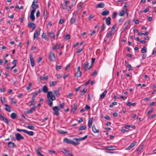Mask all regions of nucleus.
Masks as SVG:
<instances>
[{"label": "nucleus", "instance_id": "nucleus-44", "mask_svg": "<svg viewBox=\"0 0 156 156\" xmlns=\"http://www.w3.org/2000/svg\"><path fill=\"white\" fill-rule=\"evenodd\" d=\"M47 13V12L46 9H44L43 12V16L44 19H45V18L46 17Z\"/></svg>", "mask_w": 156, "mask_h": 156}, {"label": "nucleus", "instance_id": "nucleus-14", "mask_svg": "<svg viewBox=\"0 0 156 156\" xmlns=\"http://www.w3.org/2000/svg\"><path fill=\"white\" fill-rule=\"evenodd\" d=\"M92 130L93 132L94 133H98L99 132V130L96 129V126L95 125H93L92 127Z\"/></svg>", "mask_w": 156, "mask_h": 156}, {"label": "nucleus", "instance_id": "nucleus-12", "mask_svg": "<svg viewBox=\"0 0 156 156\" xmlns=\"http://www.w3.org/2000/svg\"><path fill=\"white\" fill-rule=\"evenodd\" d=\"M130 23V20H128L127 21L125 22L123 26V27L124 28V30H126L127 29V27L129 25Z\"/></svg>", "mask_w": 156, "mask_h": 156}, {"label": "nucleus", "instance_id": "nucleus-53", "mask_svg": "<svg viewBox=\"0 0 156 156\" xmlns=\"http://www.w3.org/2000/svg\"><path fill=\"white\" fill-rule=\"evenodd\" d=\"M64 105H65V104H64V103H62V104H61L59 105L61 109H62L64 108Z\"/></svg>", "mask_w": 156, "mask_h": 156}, {"label": "nucleus", "instance_id": "nucleus-38", "mask_svg": "<svg viewBox=\"0 0 156 156\" xmlns=\"http://www.w3.org/2000/svg\"><path fill=\"white\" fill-rule=\"evenodd\" d=\"M125 13V12L124 10H122L119 13V15L120 16H123Z\"/></svg>", "mask_w": 156, "mask_h": 156}, {"label": "nucleus", "instance_id": "nucleus-13", "mask_svg": "<svg viewBox=\"0 0 156 156\" xmlns=\"http://www.w3.org/2000/svg\"><path fill=\"white\" fill-rule=\"evenodd\" d=\"M105 149L106 150H115V147L112 146H108L105 147Z\"/></svg>", "mask_w": 156, "mask_h": 156}, {"label": "nucleus", "instance_id": "nucleus-11", "mask_svg": "<svg viewBox=\"0 0 156 156\" xmlns=\"http://www.w3.org/2000/svg\"><path fill=\"white\" fill-rule=\"evenodd\" d=\"M137 144V142L136 141L134 142L133 143H132L131 144L129 145V146L127 147V148H126V150H129L131 149V148L134 147Z\"/></svg>", "mask_w": 156, "mask_h": 156}, {"label": "nucleus", "instance_id": "nucleus-39", "mask_svg": "<svg viewBox=\"0 0 156 156\" xmlns=\"http://www.w3.org/2000/svg\"><path fill=\"white\" fill-rule=\"evenodd\" d=\"M50 83V86L51 87L55 86L56 84V82L55 81H53Z\"/></svg>", "mask_w": 156, "mask_h": 156}, {"label": "nucleus", "instance_id": "nucleus-61", "mask_svg": "<svg viewBox=\"0 0 156 156\" xmlns=\"http://www.w3.org/2000/svg\"><path fill=\"white\" fill-rule=\"evenodd\" d=\"M47 78H48V77L47 76H45L44 77L41 76L40 78V79L41 80H46L47 79Z\"/></svg>", "mask_w": 156, "mask_h": 156}, {"label": "nucleus", "instance_id": "nucleus-46", "mask_svg": "<svg viewBox=\"0 0 156 156\" xmlns=\"http://www.w3.org/2000/svg\"><path fill=\"white\" fill-rule=\"evenodd\" d=\"M32 83L31 82L30 83L28 86L27 87V90H28L30 89V87L32 86Z\"/></svg>", "mask_w": 156, "mask_h": 156}, {"label": "nucleus", "instance_id": "nucleus-37", "mask_svg": "<svg viewBox=\"0 0 156 156\" xmlns=\"http://www.w3.org/2000/svg\"><path fill=\"white\" fill-rule=\"evenodd\" d=\"M80 143L79 142H75L74 141L71 140L70 144H72L74 145H78Z\"/></svg>", "mask_w": 156, "mask_h": 156}, {"label": "nucleus", "instance_id": "nucleus-7", "mask_svg": "<svg viewBox=\"0 0 156 156\" xmlns=\"http://www.w3.org/2000/svg\"><path fill=\"white\" fill-rule=\"evenodd\" d=\"M15 135L16 139L18 141H20L21 139H24V137L19 133H16Z\"/></svg>", "mask_w": 156, "mask_h": 156}, {"label": "nucleus", "instance_id": "nucleus-59", "mask_svg": "<svg viewBox=\"0 0 156 156\" xmlns=\"http://www.w3.org/2000/svg\"><path fill=\"white\" fill-rule=\"evenodd\" d=\"M70 38V35L68 34H67L66 35V40H69V39Z\"/></svg>", "mask_w": 156, "mask_h": 156}, {"label": "nucleus", "instance_id": "nucleus-2", "mask_svg": "<svg viewBox=\"0 0 156 156\" xmlns=\"http://www.w3.org/2000/svg\"><path fill=\"white\" fill-rule=\"evenodd\" d=\"M92 67V65H90V63L88 62H85L83 65V67L85 70L86 71L90 69Z\"/></svg>", "mask_w": 156, "mask_h": 156}, {"label": "nucleus", "instance_id": "nucleus-3", "mask_svg": "<svg viewBox=\"0 0 156 156\" xmlns=\"http://www.w3.org/2000/svg\"><path fill=\"white\" fill-rule=\"evenodd\" d=\"M16 130L18 132H23L25 133L30 135L31 136H32L34 135V133L33 132L31 131H28L26 130L25 129H17Z\"/></svg>", "mask_w": 156, "mask_h": 156}, {"label": "nucleus", "instance_id": "nucleus-17", "mask_svg": "<svg viewBox=\"0 0 156 156\" xmlns=\"http://www.w3.org/2000/svg\"><path fill=\"white\" fill-rule=\"evenodd\" d=\"M111 18L109 17H108L105 20L106 23L108 25H109L111 24Z\"/></svg>", "mask_w": 156, "mask_h": 156}, {"label": "nucleus", "instance_id": "nucleus-41", "mask_svg": "<svg viewBox=\"0 0 156 156\" xmlns=\"http://www.w3.org/2000/svg\"><path fill=\"white\" fill-rule=\"evenodd\" d=\"M30 18L32 21H33L35 20V17L34 15L30 14Z\"/></svg>", "mask_w": 156, "mask_h": 156}, {"label": "nucleus", "instance_id": "nucleus-21", "mask_svg": "<svg viewBox=\"0 0 156 156\" xmlns=\"http://www.w3.org/2000/svg\"><path fill=\"white\" fill-rule=\"evenodd\" d=\"M35 100V98H34V97H32L31 100V102L29 105L30 106H31L35 104L36 102L34 101Z\"/></svg>", "mask_w": 156, "mask_h": 156}, {"label": "nucleus", "instance_id": "nucleus-25", "mask_svg": "<svg viewBox=\"0 0 156 156\" xmlns=\"http://www.w3.org/2000/svg\"><path fill=\"white\" fill-rule=\"evenodd\" d=\"M42 37L43 38H44L47 41H48L49 40V39L47 37V35H46V34L43 33L42 35Z\"/></svg>", "mask_w": 156, "mask_h": 156}, {"label": "nucleus", "instance_id": "nucleus-54", "mask_svg": "<svg viewBox=\"0 0 156 156\" xmlns=\"http://www.w3.org/2000/svg\"><path fill=\"white\" fill-rule=\"evenodd\" d=\"M54 92L56 96L58 97L59 96V94L58 90H55Z\"/></svg>", "mask_w": 156, "mask_h": 156}, {"label": "nucleus", "instance_id": "nucleus-33", "mask_svg": "<svg viewBox=\"0 0 156 156\" xmlns=\"http://www.w3.org/2000/svg\"><path fill=\"white\" fill-rule=\"evenodd\" d=\"M77 108V104H75L73 106V108H72L71 111L72 112H74L76 110Z\"/></svg>", "mask_w": 156, "mask_h": 156}, {"label": "nucleus", "instance_id": "nucleus-48", "mask_svg": "<svg viewBox=\"0 0 156 156\" xmlns=\"http://www.w3.org/2000/svg\"><path fill=\"white\" fill-rule=\"evenodd\" d=\"M2 119L4 121H5L6 123L7 124H9V121L6 118H5L4 117H3V118Z\"/></svg>", "mask_w": 156, "mask_h": 156}, {"label": "nucleus", "instance_id": "nucleus-22", "mask_svg": "<svg viewBox=\"0 0 156 156\" xmlns=\"http://www.w3.org/2000/svg\"><path fill=\"white\" fill-rule=\"evenodd\" d=\"M8 145L9 147L11 148L14 147L15 144L14 143L12 142H9L8 143Z\"/></svg>", "mask_w": 156, "mask_h": 156}, {"label": "nucleus", "instance_id": "nucleus-27", "mask_svg": "<svg viewBox=\"0 0 156 156\" xmlns=\"http://www.w3.org/2000/svg\"><path fill=\"white\" fill-rule=\"evenodd\" d=\"M71 141L66 138H65L63 140V141L68 144H70Z\"/></svg>", "mask_w": 156, "mask_h": 156}, {"label": "nucleus", "instance_id": "nucleus-47", "mask_svg": "<svg viewBox=\"0 0 156 156\" xmlns=\"http://www.w3.org/2000/svg\"><path fill=\"white\" fill-rule=\"evenodd\" d=\"M154 111L153 108H151L150 110L148 112L147 114V115H148L150 114L152 112Z\"/></svg>", "mask_w": 156, "mask_h": 156}, {"label": "nucleus", "instance_id": "nucleus-58", "mask_svg": "<svg viewBox=\"0 0 156 156\" xmlns=\"http://www.w3.org/2000/svg\"><path fill=\"white\" fill-rule=\"evenodd\" d=\"M62 68V66H57L56 67V70L61 69Z\"/></svg>", "mask_w": 156, "mask_h": 156}, {"label": "nucleus", "instance_id": "nucleus-20", "mask_svg": "<svg viewBox=\"0 0 156 156\" xmlns=\"http://www.w3.org/2000/svg\"><path fill=\"white\" fill-rule=\"evenodd\" d=\"M109 13V12L108 10H106L101 13V15L103 16H106L108 15Z\"/></svg>", "mask_w": 156, "mask_h": 156}, {"label": "nucleus", "instance_id": "nucleus-9", "mask_svg": "<svg viewBox=\"0 0 156 156\" xmlns=\"http://www.w3.org/2000/svg\"><path fill=\"white\" fill-rule=\"evenodd\" d=\"M41 28H39L38 31H37L36 33L35 32L34 35L33 39L34 40L38 36H39L40 34V32L41 31Z\"/></svg>", "mask_w": 156, "mask_h": 156}, {"label": "nucleus", "instance_id": "nucleus-35", "mask_svg": "<svg viewBox=\"0 0 156 156\" xmlns=\"http://www.w3.org/2000/svg\"><path fill=\"white\" fill-rule=\"evenodd\" d=\"M32 7L33 9H36L38 8V6L37 4H36L33 3L32 5Z\"/></svg>", "mask_w": 156, "mask_h": 156}, {"label": "nucleus", "instance_id": "nucleus-56", "mask_svg": "<svg viewBox=\"0 0 156 156\" xmlns=\"http://www.w3.org/2000/svg\"><path fill=\"white\" fill-rule=\"evenodd\" d=\"M1 102L2 103H4L5 102V98L4 97H1Z\"/></svg>", "mask_w": 156, "mask_h": 156}, {"label": "nucleus", "instance_id": "nucleus-26", "mask_svg": "<svg viewBox=\"0 0 156 156\" xmlns=\"http://www.w3.org/2000/svg\"><path fill=\"white\" fill-rule=\"evenodd\" d=\"M81 75V72L80 71H77L75 74V76L76 77H80Z\"/></svg>", "mask_w": 156, "mask_h": 156}, {"label": "nucleus", "instance_id": "nucleus-10", "mask_svg": "<svg viewBox=\"0 0 156 156\" xmlns=\"http://www.w3.org/2000/svg\"><path fill=\"white\" fill-rule=\"evenodd\" d=\"M144 146L143 145H140L136 149V154H138L142 150Z\"/></svg>", "mask_w": 156, "mask_h": 156}, {"label": "nucleus", "instance_id": "nucleus-23", "mask_svg": "<svg viewBox=\"0 0 156 156\" xmlns=\"http://www.w3.org/2000/svg\"><path fill=\"white\" fill-rule=\"evenodd\" d=\"M43 91L44 93H47L48 90V88L46 86L44 85L43 86Z\"/></svg>", "mask_w": 156, "mask_h": 156}, {"label": "nucleus", "instance_id": "nucleus-40", "mask_svg": "<svg viewBox=\"0 0 156 156\" xmlns=\"http://www.w3.org/2000/svg\"><path fill=\"white\" fill-rule=\"evenodd\" d=\"M83 4L82 3H80L77 5V8L78 10L80 9L82 7Z\"/></svg>", "mask_w": 156, "mask_h": 156}, {"label": "nucleus", "instance_id": "nucleus-49", "mask_svg": "<svg viewBox=\"0 0 156 156\" xmlns=\"http://www.w3.org/2000/svg\"><path fill=\"white\" fill-rule=\"evenodd\" d=\"M61 151L64 154L67 153L69 152V151L65 149H62Z\"/></svg>", "mask_w": 156, "mask_h": 156}, {"label": "nucleus", "instance_id": "nucleus-42", "mask_svg": "<svg viewBox=\"0 0 156 156\" xmlns=\"http://www.w3.org/2000/svg\"><path fill=\"white\" fill-rule=\"evenodd\" d=\"M87 89L86 88H84L83 89V90L82 91L81 93L80 94L81 95H83L85 93L87 92Z\"/></svg>", "mask_w": 156, "mask_h": 156}, {"label": "nucleus", "instance_id": "nucleus-51", "mask_svg": "<svg viewBox=\"0 0 156 156\" xmlns=\"http://www.w3.org/2000/svg\"><path fill=\"white\" fill-rule=\"evenodd\" d=\"M117 15V13L116 12H114L112 16V18L113 19L115 18L116 16Z\"/></svg>", "mask_w": 156, "mask_h": 156}, {"label": "nucleus", "instance_id": "nucleus-1", "mask_svg": "<svg viewBox=\"0 0 156 156\" xmlns=\"http://www.w3.org/2000/svg\"><path fill=\"white\" fill-rule=\"evenodd\" d=\"M47 97L48 100H50L54 101L55 100V97L53 95L52 92L51 91L48 92Z\"/></svg>", "mask_w": 156, "mask_h": 156}, {"label": "nucleus", "instance_id": "nucleus-63", "mask_svg": "<svg viewBox=\"0 0 156 156\" xmlns=\"http://www.w3.org/2000/svg\"><path fill=\"white\" fill-rule=\"evenodd\" d=\"M36 9H33V10L31 11L30 14H33L34 15V13L35 12Z\"/></svg>", "mask_w": 156, "mask_h": 156}, {"label": "nucleus", "instance_id": "nucleus-30", "mask_svg": "<svg viewBox=\"0 0 156 156\" xmlns=\"http://www.w3.org/2000/svg\"><path fill=\"white\" fill-rule=\"evenodd\" d=\"M112 31H110L109 33L107 34L106 37L107 38H108L110 37L112 34Z\"/></svg>", "mask_w": 156, "mask_h": 156}, {"label": "nucleus", "instance_id": "nucleus-62", "mask_svg": "<svg viewBox=\"0 0 156 156\" xmlns=\"http://www.w3.org/2000/svg\"><path fill=\"white\" fill-rule=\"evenodd\" d=\"M36 108V106H34L31 108L30 109L33 112L35 111Z\"/></svg>", "mask_w": 156, "mask_h": 156}, {"label": "nucleus", "instance_id": "nucleus-36", "mask_svg": "<svg viewBox=\"0 0 156 156\" xmlns=\"http://www.w3.org/2000/svg\"><path fill=\"white\" fill-rule=\"evenodd\" d=\"M147 51V48L145 47H144L141 50V52L142 53H144Z\"/></svg>", "mask_w": 156, "mask_h": 156}, {"label": "nucleus", "instance_id": "nucleus-50", "mask_svg": "<svg viewBox=\"0 0 156 156\" xmlns=\"http://www.w3.org/2000/svg\"><path fill=\"white\" fill-rule=\"evenodd\" d=\"M127 66L129 68L128 70L129 71H130L132 70V67L130 64H128Z\"/></svg>", "mask_w": 156, "mask_h": 156}, {"label": "nucleus", "instance_id": "nucleus-6", "mask_svg": "<svg viewBox=\"0 0 156 156\" xmlns=\"http://www.w3.org/2000/svg\"><path fill=\"white\" fill-rule=\"evenodd\" d=\"M28 27L30 28H32V30L31 31L32 32L35 30L36 27L34 23H33L30 22L28 23Z\"/></svg>", "mask_w": 156, "mask_h": 156}, {"label": "nucleus", "instance_id": "nucleus-64", "mask_svg": "<svg viewBox=\"0 0 156 156\" xmlns=\"http://www.w3.org/2000/svg\"><path fill=\"white\" fill-rule=\"evenodd\" d=\"M124 18H121L119 20V22L120 23L121 22L122 23L124 21Z\"/></svg>", "mask_w": 156, "mask_h": 156}, {"label": "nucleus", "instance_id": "nucleus-34", "mask_svg": "<svg viewBox=\"0 0 156 156\" xmlns=\"http://www.w3.org/2000/svg\"><path fill=\"white\" fill-rule=\"evenodd\" d=\"M87 129V127L85 126H80L79 130H85Z\"/></svg>", "mask_w": 156, "mask_h": 156}, {"label": "nucleus", "instance_id": "nucleus-55", "mask_svg": "<svg viewBox=\"0 0 156 156\" xmlns=\"http://www.w3.org/2000/svg\"><path fill=\"white\" fill-rule=\"evenodd\" d=\"M64 22V20L63 19H61L59 21V24H62Z\"/></svg>", "mask_w": 156, "mask_h": 156}, {"label": "nucleus", "instance_id": "nucleus-5", "mask_svg": "<svg viewBox=\"0 0 156 156\" xmlns=\"http://www.w3.org/2000/svg\"><path fill=\"white\" fill-rule=\"evenodd\" d=\"M52 110L54 112L53 113V114L56 115L58 116L59 115V109L58 107L57 106H55L53 107L52 108Z\"/></svg>", "mask_w": 156, "mask_h": 156}, {"label": "nucleus", "instance_id": "nucleus-29", "mask_svg": "<svg viewBox=\"0 0 156 156\" xmlns=\"http://www.w3.org/2000/svg\"><path fill=\"white\" fill-rule=\"evenodd\" d=\"M16 116H17V115L15 113H12L11 115V117L13 119H16Z\"/></svg>", "mask_w": 156, "mask_h": 156}, {"label": "nucleus", "instance_id": "nucleus-28", "mask_svg": "<svg viewBox=\"0 0 156 156\" xmlns=\"http://www.w3.org/2000/svg\"><path fill=\"white\" fill-rule=\"evenodd\" d=\"M27 127L30 129L31 130H34L35 129V127L32 125H31L29 124L27 126Z\"/></svg>", "mask_w": 156, "mask_h": 156}, {"label": "nucleus", "instance_id": "nucleus-52", "mask_svg": "<svg viewBox=\"0 0 156 156\" xmlns=\"http://www.w3.org/2000/svg\"><path fill=\"white\" fill-rule=\"evenodd\" d=\"M48 101H49L48 105L50 106L51 107L53 104V102L51 101V100H48Z\"/></svg>", "mask_w": 156, "mask_h": 156}, {"label": "nucleus", "instance_id": "nucleus-57", "mask_svg": "<svg viewBox=\"0 0 156 156\" xmlns=\"http://www.w3.org/2000/svg\"><path fill=\"white\" fill-rule=\"evenodd\" d=\"M62 8L63 9H67V6L66 5H62Z\"/></svg>", "mask_w": 156, "mask_h": 156}, {"label": "nucleus", "instance_id": "nucleus-24", "mask_svg": "<svg viewBox=\"0 0 156 156\" xmlns=\"http://www.w3.org/2000/svg\"><path fill=\"white\" fill-rule=\"evenodd\" d=\"M107 90H105V91H104L102 93L101 95L100 98L101 99H103L104 98L107 93Z\"/></svg>", "mask_w": 156, "mask_h": 156}, {"label": "nucleus", "instance_id": "nucleus-4", "mask_svg": "<svg viewBox=\"0 0 156 156\" xmlns=\"http://www.w3.org/2000/svg\"><path fill=\"white\" fill-rule=\"evenodd\" d=\"M49 58L50 61L54 62L55 60V57L54 53L50 51L49 55Z\"/></svg>", "mask_w": 156, "mask_h": 156}, {"label": "nucleus", "instance_id": "nucleus-8", "mask_svg": "<svg viewBox=\"0 0 156 156\" xmlns=\"http://www.w3.org/2000/svg\"><path fill=\"white\" fill-rule=\"evenodd\" d=\"M30 58L31 65L32 67H33L35 65L34 61L32 56V54H30Z\"/></svg>", "mask_w": 156, "mask_h": 156}, {"label": "nucleus", "instance_id": "nucleus-16", "mask_svg": "<svg viewBox=\"0 0 156 156\" xmlns=\"http://www.w3.org/2000/svg\"><path fill=\"white\" fill-rule=\"evenodd\" d=\"M61 46L60 44H57L55 45V46L52 47V48L53 50H57L59 49Z\"/></svg>", "mask_w": 156, "mask_h": 156}, {"label": "nucleus", "instance_id": "nucleus-45", "mask_svg": "<svg viewBox=\"0 0 156 156\" xmlns=\"http://www.w3.org/2000/svg\"><path fill=\"white\" fill-rule=\"evenodd\" d=\"M156 116L155 114H154L151 115V116H149L148 117V119H151L153 118H154Z\"/></svg>", "mask_w": 156, "mask_h": 156}, {"label": "nucleus", "instance_id": "nucleus-43", "mask_svg": "<svg viewBox=\"0 0 156 156\" xmlns=\"http://www.w3.org/2000/svg\"><path fill=\"white\" fill-rule=\"evenodd\" d=\"M33 111L30 109L28 110L27 111H25L24 112L25 113L27 114H31L33 112Z\"/></svg>", "mask_w": 156, "mask_h": 156}, {"label": "nucleus", "instance_id": "nucleus-19", "mask_svg": "<svg viewBox=\"0 0 156 156\" xmlns=\"http://www.w3.org/2000/svg\"><path fill=\"white\" fill-rule=\"evenodd\" d=\"M5 109L8 112H10L11 111V109L9 106L6 104H5Z\"/></svg>", "mask_w": 156, "mask_h": 156}, {"label": "nucleus", "instance_id": "nucleus-31", "mask_svg": "<svg viewBox=\"0 0 156 156\" xmlns=\"http://www.w3.org/2000/svg\"><path fill=\"white\" fill-rule=\"evenodd\" d=\"M49 35L50 37L52 38L53 39H54L55 38V35L53 34V32L52 31H51L49 33Z\"/></svg>", "mask_w": 156, "mask_h": 156}, {"label": "nucleus", "instance_id": "nucleus-60", "mask_svg": "<svg viewBox=\"0 0 156 156\" xmlns=\"http://www.w3.org/2000/svg\"><path fill=\"white\" fill-rule=\"evenodd\" d=\"M17 62L16 59H14L13 61L12 62V63L14 64V65H15V66H16V62Z\"/></svg>", "mask_w": 156, "mask_h": 156}, {"label": "nucleus", "instance_id": "nucleus-32", "mask_svg": "<svg viewBox=\"0 0 156 156\" xmlns=\"http://www.w3.org/2000/svg\"><path fill=\"white\" fill-rule=\"evenodd\" d=\"M75 21L76 18H75L72 17L70 19V23L71 24H72L74 23Z\"/></svg>", "mask_w": 156, "mask_h": 156}, {"label": "nucleus", "instance_id": "nucleus-15", "mask_svg": "<svg viewBox=\"0 0 156 156\" xmlns=\"http://www.w3.org/2000/svg\"><path fill=\"white\" fill-rule=\"evenodd\" d=\"M104 6V4L103 2H100L97 5L96 7V8H103Z\"/></svg>", "mask_w": 156, "mask_h": 156}, {"label": "nucleus", "instance_id": "nucleus-18", "mask_svg": "<svg viewBox=\"0 0 156 156\" xmlns=\"http://www.w3.org/2000/svg\"><path fill=\"white\" fill-rule=\"evenodd\" d=\"M41 149V147H39L36 151V153L38 155H40V156H44L41 153L40 151Z\"/></svg>", "mask_w": 156, "mask_h": 156}]
</instances>
